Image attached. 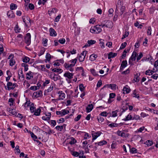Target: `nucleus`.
Segmentation results:
<instances>
[{
	"mask_svg": "<svg viewBox=\"0 0 158 158\" xmlns=\"http://www.w3.org/2000/svg\"><path fill=\"white\" fill-rule=\"evenodd\" d=\"M101 25L98 24L95 26L92 27L90 30V31L92 33L98 34L100 33L102 31L101 28L100 27Z\"/></svg>",
	"mask_w": 158,
	"mask_h": 158,
	"instance_id": "f257e3e1",
	"label": "nucleus"
},
{
	"mask_svg": "<svg viewBox=\"0 0 158 158\" xmlns=\"http://www.w3.org/2000/svg\"><path fill=\"white\" fill-rule=\"evenodd\" d=\"M22 19L23 22L24 23L25 26L27 27H28L29 25H31V20L29 17L27 16H23L22 17Z\"/></svg>",
	"mask_w": 158,
	"mask_h": 158,
	"instance_id": "f03ea898",
	"label": "nucleus"
},
{
	"mask_svg": "<svg viewBox=\"0 0 158 158\" xmlns=\"http://www.w3.org/2000/svg\"><path fill=\"white\" fill-rule=\"evenodd\" d=\"M24 41L27 46L30 45L31 43V35L30 33H28L24 37Z\"/></svg>",
	"mask_w": 158,
	"mask_h": 158,
	"instance_id": "7ed1b4c3",
	"label": "nucleus"
},
{
	"mask_svg": "<svg viewBox=\"0 0 158 158\" xmlns=\"http://www.w3.org/2000/svg\"><path fill=\"white\" fill-rule=\"evenodd\" d=\"M102 134V132L98 131L97 132L94 131H92V135L93 137L92 142H93L94 140L96 139Z\"/></svg>",
	"mask_w": 158,
	"mask_h": 158,
	"instance_id": "20e7f679",
	"label": "nucleus"
},
{
	"mask_svg": "<svg viewBox=\"0 0 158 158\" xmlns=\"http://www.w3.org/2000/svg\"><path fill=\"white\" fill-rule=\"evenodd\" d=\"M45 114L46 116H43L42 118V119L44 120L48 121L49 120L51 116V113H45Z\"/></svg>",
	"mask_w": 158,
	"mask_h": 158,
	"instance_id": "39448f33",
	"label": "nucleus"
},
{
	"mask_svg": "<svg viewBox=\"0 0 158 158\" xmlns=\"http://www.w3.org/2000/svg\"><path fill=\"white\" fill-rule=\"evenodd\" d=\"M73 73L67 72L65 73L64 74V76L67 78L66 79H71L73 78Z\"/></svg>",
	"mask_w": 158,
	"mask_h": 158,
	"instance_id": "423d86ee",
	"label": "nucleus"
},
{
	"mask_svg": "<svg viewBox=\"0 0 158 158\" xmlns=\"http://www.w3.org/2000/svg\"><path fill=\"white\" fill-rule=\"evenodd\" d=\"M49 31L50 33V35L51 36H56L57 33L55 30L52 28H51L49 29Z\"/></svg>",
	"mask_w": 158,
	"mask_h": 158,
	"instance_id": "0eeeda50",
	"label": "nucleus"
},
{
	"mask_svg": "<svg viewBox=\"0 0 158 158\" xmlns=\"http://www.w3.org/2000/svg\"><path fill=\"white\" fill-rule=\"evenodd\" d=\"M131 89L130 88V87L128 86V85H126L124 87L123 91L124 92H126V93L128 94L129 93L130 91H131Z\"/></svg>",
	"mask_w": 158,
	"mask_h": 158,
	"instance_id": "6e6552de",
	"label": "nucleus"
},
{
	"mask_svg": "<svg viewBox=\"0 0 158 158\" xmlns=\"http://www.w3.org/2000/svg\"><path fill=\"white\" fill-rule=\"evenodd\" d=\"M7 14L8 17L9 18H14L15 16L13 12L11 10L8 11Z\"/></svg>",
	"mask_w": 158,
	"mask_h": 158,
	"instance_id": "1a4fd4ad",
	"label": "nucleus"
},
{
	"mask_svg": "<svg viewBox=\"0 0 158 158\" xmlns=\"http://www.w3.org/2000/svg\"><path fill=\"white\" fill-rule=\"evenodd\" d=\"M94 106L92 104H89L86 108V112L87 113L90 112L93 109Z\"/></svg>",
	"mask_w": 158,
	"mask_h": 158,
	"instance_id": "9d476101",
	"label": "nucleus"
},
{
	"mask_svg": "<svg viewBox=\"0 0 158 158\" xmlns=\"http://www.w3.org/2000/svg\"><path fill=\"white\" fill-rule=\"evenodd\" d=\"M12 83L10 82H8L7 84V89L8 90H10L11 89H13L15 88V87H12Z\"/></svg>",
	"mask_w": 158,
	"mask_h": 158,
	"instance_id": "9b49d317",
	"label": "nucleus"
},
{
	"mask_svg": "<svg viewBox=\"0 0 158 158\" xmlns=\"http://www.w3.org/2000/svg\"><path fill=\"white\" fill-rule=\"evenodd\" d=\"M117 55V53H113L112 52H110L108 54V58L109 59H110L111 58H113L116 56Z\"/></svg>",
	"mask_w": 158,
	"mask_h": 158,
	"instance_id": "f8f14e48",
	"label": "nucleus"
},
{
	"mask_svg": "<svg viewBox=\"0 0 158 158\" xmlns=\"http://www.w3.org/2000/svg\"><path fill=\"white\" fill-rule=\"evenodd\" d=\"M42 94V92L41 91H37L33 93V95L35 96L36 97H39Z\"/></svg>",
	"mask_w": 158,
	"mask_h": 158,
	"instance_id": "ddd939ff",
	"label": "nucleus"
},
{
	"mask_svg": "<svg viewBox=\"0 0 158 158\" xmlns=\"http://www.w3.org/2000/svg\"><path fill=\"white\" fill-rule=\"evenodd\" d=\"M57 11V9L56 8L50 9L48 11V13L50 16H51V15L53 13H55Z\"/></svg>",
	"mask_w": 158,
	"mask_h": 158,
	"instance_id": "4468645a",
	"label": "nucleus"
},
{
	"mask_svg": "<svg viewBox=\"0 0 158 158\" xmlns=\"http://www.w3.org/2000/svg\"><path fill=\"white\" fill-rule=\"evenodd\" d=\"M98 56L97 55L94 54L91 55L89 56L90 60L91 61H93L95 60L97 57Z\"/></svg>",
	"mask_w": 158,
	"mask_h": 158,
	"instance_id": "2eb2a0df",
	"label": "nucleus"
},
{
	"mask_svg": "<svg viewBox=\"0 0 158 158\" xmlns=\"http://www.w3.org/2000/svg\"><path fill=\"white\" fill-rule=\"evenodd\" d=\"M132 95L133 97H135L137 98L138 99H139V94H137V91L135 89L133 91Z\"/></svg>",
	"mask_w": 158,
	"mask_h": 158,
	"instance_id": "dca6fc26",
	"label": "nucleus"
},
{
	"mask_svg": "<svg viewBox=\"0 0 158 158\" xmlns=\"http://www.w3.org/2000/svg\"><path fill=\"white\" fill-rule=\"evenodd\" d=\"M52 70L54 72L58 73H62L63 71V70L61 69L56 68L53 69H52Z\"/></svg>",
	"mask_w": 158,
	"mask_h": 158,
	"instance_id": "f3484780",
	"label": "nucleus"
},
{
	"mask_svg": "<svg viewBox=\"0 0 158 158\" xmlns=\"http://www.w3.org/2000/svg\"><path fill=\"white\" fill-rule=\"evenodd\" d=\"M117 132V134L119 136L123 137H126V134L122 132L121 131L118 130Z\"/></svg>",
	"mask_w": 158,
	"mask_h": 158,
	"instance_id": "a211bd4d",
	"label": "nucleus"
},
{
	"mask_svg": "<svg viewBox=\"0 0 158 158\" xmlns=\"http://www.w3.org/2000/svg\"><path fill=\"white\" fill-rule=\"evenodd\" d=\"M41 110L40 108H38L34 111V115L36 116H39L40 115Z\"/></svg>",
	"mask_w": 158,
	"mask_h": 158,
	"instance_id": "6ab92c4d",
	"label": "nucleus"
},
{
	"mask_svg": "<svg viewBox=\"0 0 158 158\" xmlns=\"http://www.w3.org/2000/svg\"><path fill=\"white\" fill-rule=\"evenodd\" d=\"M155 72V71H154L152 70H150L148 69L146 71L145 74L146 75H152L153 73Z\"/></svg>",
	"mask_w": 158,
	"mask_h": 158,
	"instance_id": "aec40b11",
	"label": "nucleus"
},
{
	"mask_svg": "<svg viewBox=\"0 0 158 158\" xmlns=\"http://www.w3.org/2000/svg\"><path fill=\"white\" fill-rule=\"evenodd\" d=\"M74 66V64H69L66 63H65L64 64V66L65 68L72 67H73Z\"/></svg>",
	"mask_w": 158,
	"mask_h": 158,
	"instance_id": "412c9836",
	"label": "nucleus"
},
{
	"mask_svg": "<svg viewBox=\"0 0 158 158\" xmlns=\"http://www.w3.org/2000/svg\"><path fill=\"white\" fill-rule=\"evenodd\" d=\"M61 116H63L64 115L67 114L69 113V111L66 110L65 109H64L61 110Z\"/></svg>",
	"mask_w": 158,
	"mask_h": 158,
	"instance_id": "4be33fe9",
	"label": "nucleus"
},
{
	"mask_svg": "<svg viewBox=\"0 0 158 158\" xmlns=\"http://www.w3.org/2000/svg\"><path fill=\"white\" fill-rule=\"evenodd\" d=\"M32 73L31 71H29L28 73L26 74V79H31L33 77V76L31 75L30 76V75Z\"/></svg>",
	"mask_w": 158,
	"mask_h": 158,
	"instance_id": "5701e85b",
	"label": "nucleus"
},
{
	"mask_svg": "<svg viewBox=\"0 0 158 158\" xmlns=\"http://www.w3.org/2000/svg\"><path fill=\"white\" fill-rule=\"evenodd\" d=\"M107 143V142L105 140H103L101 141L98 143L97 144L98 146H102Z\"/></svg>",
	"mask_w": 158,
	"mask_h": 158,
	"instance_id": "b1692460",
	"label": "nucleus"
},
{
	"mask_svg": "<svg viewBox=\"0 0 158 158\" xmlns=\"http://www.w3.org/2000/svg\"><path fill=\"white\" fill-rule=\"evenodd\" d=\"M17 6L16 4L11 3L10 5V9L11 10H15L17 9Z\"/></svg>",
	"mask_w": 158,
	"mask_h": 158,
	"instance_id": "393cba45",
	"label": "nucleus"
},
{
	"mask_svg": "<svg viewBox=\"0 0 158 158\" xmlns=\"http://www.w3.org/2000/svg\"><path fill=\"white\" fill-rule=\"evenodd\" d=\"M59 100H63L65 97V94L61 91L60 95H59Z\"/></svg>",
	"mask_w": 158,
	"mask_h": 158,
	"instance_id": "a878e982",
	"label": "nucleus"
},
{
	"mask_svg": "<svg viewBox=\"0 0 158 158\" xmlns=\"http://www.w3.org/2000/svg\"><path fill=\"white\" fill-rule=\"evenodd\" d=\"M45 131H45V132L46 134H48L50 135L52 133V130L49 127H48L47 128H45Z\"/></svg>",
	"mask_w": 158,
	"mask_h": 158,
	"instance_id": "bb28decb",
	"label": "nucleus"
},
{
	"mask_svg": "<svg viewBox=\"0 0 158 158\" xmlns=\"http://www.w3.org/2000/svg\"><path fill=\"white\" fill-rule=\"evenodd\" d=\"M36 108L33 106V104L32 103L31 106H30V110L31 113H33L35 110Z\"/></svg>",
	"mask_w": 158,
	"mask_h": 158,
	"instance_id": "cd10ccee",
	"label": "nucleus"
},
{
	"mask_svg": "<svg viewBox=\"0 0 158 158\" xmlns=\"http://www.w3.org/2000/svg\"><path fill=\"white\" fill-rule=\"evenodd\" d=\"M125 9V6H122L121 7V8L120 9L119 14L121 15H123Z\"/></svg>",
	"mask_w": 158,
	"mask_h": 158,
	"instance_id": "c85d7f7f",
	"label": "nucleus"
},
{
	"mask_svg": "<svg viewBox=\"0 0 158 158\" xmlns=\"http://www.w3.org/2000/svg\"><path fill=\"white\" fill-rule=\"evenodd\" d=\"M119 111L118 110H116L115 111H113L112 112L111 116L114 117L117 116V113Z\"/></svg>",
	"mask_w": 158,
	"mask_h": 158,
	"instance_id": "c756f323",
	"label": "nucleus"
},
{
	"mask_svg": "<svg viewBox=\"0 0 158 158\" xmlns=\"http://www.w3.org/2000/svg\"><path fill=\"white\" fill-rule=\"evenodd\" d=\"M127 62L126 60H123L122 61L121 66L123 68H125L127 65Z\"/></svg>",
	"mask_w": 158,
	"mask_h": 158,
	"instance_id": "7c9ffc66",
	"label": "nucleus"
},
{
	"mask_svg": "<svg viewBox=\"0 0 158 158\" xmlns=\"http://www.w3.org/2000/svg\"><path fill=\"white\" fill-rule=\"evenodd\" d=\"M132 116L129 114H128L126 117L125 119H123L125 121H128L129 120H132Z\"/></svg>",
	"mask_w": 158,
	"mask_h": 158,
	"instance_id": "2f4dec72",
	"label": "nucleus"
},
{
	"mask_svg": "<svg viewBox=\"0 0 158 158\" xmlns=\"http://www.w3.org/2000/svg\"><path fill=\"white\" fill-rule=\"evenodd\" d=\"M144 143L148 146H151L152 145L153 142L152 141L148 140Z\"/></svg>",
	"mask_w": 158,
	"mask_h": 158,
	"instance_id": "473e14b6",
	"label": "nucleus"
},
{
	"mask_svg": "<svg viewBox=\"0 0 158 158\" xmlns=\"http://www.w3.org/2000/svg\"><path fill=\"white\" fill-rule=\"evenodd\" d=\"M22 60L23 62L27 63L29 62L30 59L27 57L25 56L23 58Z\"/></svg>",
	"mask_w": 158,
	"mask_h": 158,
	"instance_id": "72a5a7b5",
	"label": "nucleus"
},
{
	"mask_svg": "<svg viewBox=\"0 0 158 158\" xmlns=\"http://www.w3.org/2000/svg\"><path fill=\"white\" fill-rule=\"evenodd\" d=\"M71 141L69 142V143L70 144H74L77 142L76 140L73 137L71 138Z\"/></svg>",
	"mask_w": 158,
	"mask_h": 158,
	"instance_id": "f704fd0d",
	"label": "nucleus"
},
{
	"mask_svg": "<svg viewBox=\"0 0 158 158\" xmlns=\"http://www.w3.org/2000/svg\"><path fill=\"white\" fill-rule=\"evenodd\" d=\"M90 72L94 76H98V74L95 71V69H90Z\"/></svg>",
	"mask_w": 158,
	"mask_h": 158,
	"instance_id": "c9c22d12",
	"label": "nucleus"
},
{
	"mask_svg": "<svg viewBox=\"0 0 158 158\" xmlns=\"http://www.w3.org/2000/svg\"><path fill=\"white\" fill-rule=\"evenodd\" d=\"M104 40L101 39L99 40L100 43L99 44H100V46H101V48H104L105 47L104 43L103 42Z\"/></svg>",
	"mask_w": 158,
	"mask_h": 158,
	"instance_id": "e433bc0d",
	"label": "nucleus"
},
{
	"mask_svg": "<svg viewBox=\"0 0 158 158\" xmlns=\"http://www.w3.org/2000/svg\"><path fill=\"white\" fill-rule=\"evenodd\" d=\"M130 152L132 154H134L137 152V150L135 148H132L131 149H130Z\"/></svg>",
	"mask_w": 158,
	"mask_h": 158,
	"instance_id": "4c0bfd02",
	"label": "nucleus"
},
{
	"mask_svg": "<svg viewBox=\"0 0 158 158\" xmlns=\"http://www.w3.org/2000/svg\"><path fill=\"white\" fill-rule=\"evenodd\" d=\"M55 128L58 131H61L63 129V126H56Z\"/></svg>",
	"mask_w": 158,
	"mask_h": 158,
	"instance_id": "58836bf2",
	"label": "nucleus"
},
{
	"mask_svg": "<svg viewBox=\"0 0 158 158\" xmlns=\"http://www.w3.org/2000/svg\"><path fill=\"white\" fill-rule=\"evenodd\" d=\"M85 56H83L80 55L79 56V60L80 62H82L85 59Z\"/></svg>",
	"mask_w": 158,
	"mask_h": 158,
	"instance_id": "ea45409f",
	"label": "nucleus"
},
{
	"mask_svg": "<svg viewBox=\"0 0 158 158\" xmlns=\"http://www.w3.org/2000/svg\"><path fill=\"white\" fill-rule=\"evenodd\" d=\"M79 88L81 92H83L85 89V87L82 84H81L79 85Z\"/></svg>",
	"mask_w": 158,
	"mask_h": 158,
	"instance_id": "a19ab883",
	"label": "nucleus"
},
{
	"mask_svg": "<svg viewBox=\"0 0 158 158\" xmlns=\"http://www.w3.org/2000/svg\"><path fill=\"white\" fill-rule=\"evenodd\" d=\"M15 30L16 33H19L20 31V28L19 27L17 24L15 26Z\"/></svg>",
	"mask_w": 158,
	"mask_h": 158,
	"instance_id": "79ce46f5",
	"label": "nucleus"
},
{
	"mask_svg": "<svg viewBox=\"0 0 158 158\" xmlns=\"http://www.w3.org/2000/svg\"><path fill=\"white\" fill-rule=\"evenodd\" d=\"M136 57H135V56H132L130 57L129 61V64H130L131 63V60L132 61H135V60Z\"/></svg>",
	"mask_w": 158,
	"mask_h": 158,
	"instance_id": "37998d69",
	"label": "nucleus"
},
{
	"mask_svg": "<svg viewBox=\"0 0 158 158\" xmlns=\"http://www.w3.org/2000/svg\"><path fill=\"white\" fill-rule=\"evenodd\" d=\"M140 118V117L139 116V115H134L133 117H132V120H138V119L140 120L141 119Z\"/></svg>",
	"mask_w": 158,
	"mask_h": 158,
	"instance_id": "c03bdc74",
	"label": "nucleus"
},
{
	"mask_svg": "<svg viewBox=\"0 0 158 158\" xmlns=\"http://www.w3.org/2000/svg\"><path fill=\"white\" fill-rule=\"evenodd\" d=\"M155 10V8L154 6H152L149 9V13L151 14H152L154 13Z\"/></svg>",
	"mask_w": 158,
	"mask_h": 158,
	"instance_id": "a18cd8bd",
	"label": "nucleus"
},
{
	"mask_svg": "<svg viewBox=\"0 0 158 158\" xmlns=\"http://www.w3.org/2000/svg\"><path fill=\"white\" fill-rule=\"evenodd\" d=\"M96 41L94 40H88L87 41V43L88 44H89V45H92L93 44L96 43Z\"/></svg>",
	"mask_w": 158,
	"mask_h": 158,
	"instance_id": "49530a36",
	"label": "nucleus"
},
{
	"mask_svg": "<svg viewBox=\"0 0 158 158\" xmlns=\"http://www.w3.org/2000/svg\"><path fill=\"white\" fill-rule=\"evenodd\" d=\"M97 119H98V121L100 123H102V122H103L104 120V118H103L101 117L100 116L98 117L97 118Z\"/></svg>",
	"mask_w": 158,
	"mask_h": 158,
	"instance_id": "de8ad7c7",
	"label": "nucleus"
},
{
	"mask_svg": "<svg viewBox=\"0 0 158 158\" xmlns=\"http://www.w3.org/2000/svg\"><path fill=\"white\" fill-rule=\"evenodd\" d=\"M46 60L48 61H49L51 59V55L49 53H47L46 56Z\"/></svg>",
	"mask_w": 158,
	"mask_h": 158,
	"instance_id": "09e8293b",
	"label": "nucleus"
},
{
	"mask_svg": "<svg viewBox=\"0 0 158 158\" xmlns=\"http://www.w3.org/2000/svg\"><path fill=\"white\" fill-rule=\"evenodd\" d=\"M127 45V43L126 42H124L121 44L120 47V49H122L124 48Z\"/></svg>",
	"mask_w": 158,
	"mask_h": 158,
	"instance_id": "8fccbe9b",
	"label": "nucleus"
},
{
	"mask_svg": "<svg viewBox=\"0 0 158 158\" xmlns=\"http://www.w3.org/2000/svg\"><path fill=\"white\" fill-rule=\"evenodd\" d=\"M108 114V113H107V112L106 111H103L100 114H99V115H100L101 116H105V117H106L107 116V115Z\"/></svg>",
	"mask_w": 158,
	"mask_h": 158,
	"instance_id": "3c124183",
	"label": "nucleus"
},
{
	"mask_svg": "<svg viewBox=\"0 0 158 158\" xmlns=\"http://www.w3.org/2000/svg\"><path fill=\"white\" fill-rule=\"evenodd\" d=\"M14 101V100L13 98H10L9 99L8 102L10 103V106H12L13 105Z\"/></svg>",
	"mask_w": 158,
	"mask_h": 158,
	"instance_id": "603ef678",
	"label": "nucleus"
},
{
	"mask_svg": "<svg viewBox=\"0 0 158 158\" xmlns=\"http://www.w3.org/2000/svg\"><path fill=\"white\" fill-rule=\"evenodd\" d=\"M61 17L60 14H59L55 18L54 21L55 22H57L59 21V19H60Z\"/></svg>",
	"mask_w": 158,
	"mask_h": 158,
	"instance_id": "864d4df0",
	"label": "nucleus"
},
{
	"mask_svg": "<svg viewBox=\"0 0 158 158\" xmlns=\"http://www.w3.org/2000/svg\"><path fill=\"white\" fill-rule=\"evenodd\" d=\"M47 1V0H39L38 4L39 5H40L42 4L44 5Z\"/></svg>",
	"mask_w": 158,
	"mask_h": 158,
	"instance_id": "5fc2aeb1",
	"label": "nucleus"
},
{
	"mask_svg": "<svg viewBox=\"0 0 158 158\" xmlns=\"http://www.w3.org/2000/svg\"><path fill=\"white\" fill-rule=\"evenodd\" d=\"M152 29L151 27H148L147 34L148 35H151Z\"/></svg>",
	"mask_w": 158,
	"mask_h": 158,
	"instance_id": "6e6d98bb",
	"label": "nucleus"
},
{
	"mask_svg": "<svg viewBox=\"0 0 158 158\" xmlns=\"http://www.w3.org/2000/svg\"><path fill=\"white\" fill-rule=\"evenodd\" d=\"M118 124L116 123H112L109 124L108 126L112 128L117 126Z\"/></svg>",
	"mask_w": 158,
	"mask_h": 158,
	"instance_id": "4d7b16f0",
	"label": "nucleus"
},
{
	"mask_svg": "<svg viewBox=\"0 0 158 158\" xmlns=\"http://www.w3.org/2000/svg\"><path fill=\"white\" fill-rule=\"evenodd\" d=\"M143 53L142 52H140L139 56H138L137 58V61H138L140 59L143 57Z\"/></svg>",
	"mask_w": 158,
	"mask_h": 158,
	"instance_id": "13d9d810",
	"label": "nucleus"
},
{
	"mask_svg": "<svg viewBox=\"0 0 158 158\" xmlns=\"http://www.w3.org/2000/svg\"><path fill=\"white\" fill-rule=\"evenodd\" d=\"M31 102L30 101H27L26 102L24 103V107H28V106H30Z\"/></svg>",
	"mask_w": 158,
	"mask_h": 158,
	"instance_id": "bf43d9fd",
	"label": "nucleus"
},
{
	"mask_svg": "<svg viewBox=\"0 0 158 158\" xmlns=\"http://www.w3.org/2000/svg\"><path fill=\"white\" fill-rule=\"evenodd\" d=\"M130 70L128 68L126 70L122 72V74H123L126 75L127 74L129 73L130 72Z\"/></svg>",
	"mask_w": 158,
	"mask_h": 158,
	"instance_id": "052dcab7",
	"label": "nucleus"
},
{
	"mask_svg": "<svg viewBox=\"0 0 158 158\" xmlns=\"http://www.w3.org/2000/svg\"><path fill=\"white\" fill-rule=\"evenodd\" d=\"M45 51V49L43 48L42 49H41L40 51V54L39 56H40L43 55Z\"/></svg>",
	"mask_w": 158,
	"mask_h": 158,
	"instance_id": "680f3d73",
	"label": "nucleus"
},
{
	"mask_svg": "<svg viewBox=\"0 0 158 158\" xmlns=\"http://www.w3.org/2000/svg\"><path fill=\"white\" fill-rule=\"evenodd\" d=\"M129 34V32L128 31H126L125 32V34L123 35V37L122 38V39H123L125 38L127 36H128V35Z\"/></svg>",
	"mask_w": 158,
	"mask_h": 158,
	"instance_id": "e2e57ef3",
	"label": "nucleus"
},
{
	"mask_svg": "<svg viewBox=\"0 0 158 158\" xmlns=\"http://www.w3.org/2000/svg\"><path fill=\"white\" fill-rule=\"evenodd\" d=\"M151 77L155 80H156L158 77V74L157 73H155Z\"/></svg>",
	"mask_w": 158,
	"mask_h": 158,
	"instance_id": "0e129e2a",
	"label": "nucleus"
},
{
	"mask_svg": "<svg viewBox=\"0 0 158 158\" xmlns=\"http://www.w3.org/2000/svg\"><path fill=\"white\" fill-rule=\"evenodd\" d=\"M58 41L60 44H63L65 43V40L64 38H62L58 40Z\"/></svg>",
	"mask_w": 158,
	"mask_h": 158,
	"instance_id": "69168bd1",
	"label": "nucleus"
},
{
	"mask_svg": "<svg viewBox=\"0 0 158 158\" xmlns=\"http://www.w3.org/2000/svg\"><path fill=\"white\" fill-rule=\"evenodd\" d=\"M51 124L53 127H54L56 125V121L55 120H51Z\"/></svg>",
	"mask_w": 158,
	"mask_h": 158,
	"instance_id": "338daca9",
	"label": "nucleus"
},
{
	"mask_svg": "<svg viewBox=\"0 0 158 158\" xmlns=\"http://www.w3.org/2000/svg\"><path fill=\"white\" fill-rule=\"evenodd\" d=\"M72 154L74 156L77 157L79 156V153L76 152H72Z\"/></svg>",
	"mask_w": 158,
	"mask_h": 158,
	"instance_id": "774afa93",
	"label": "nucleus"
}]
</instances>
